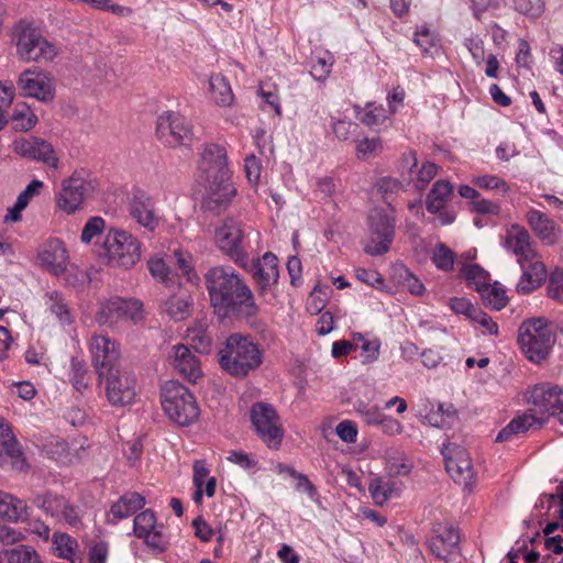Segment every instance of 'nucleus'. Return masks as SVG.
<instances>
[{"label":"nucleus","instance_id":"774afa93","mask_svg":"<svg viewBox=\"0 0 563 563\" xmlns=\"http://www.w3.org/2000/svg\"><path fill=\"white\" fill-rule=\"evenodd\" d=\"M109 556V544L99 541L92 544L88 552V563H107Z\"/></svg>","mask_w":563,"mask_h":563},{"label":"nucleus","instance_id":"603ef678","mask_svg":"<svg viewBox=\"0 0 563 563\" xmlns=\"http://www.w3.org/2000/svg\"><path fill=\"white\" fill-rule=\"evenodd\" d=\"M471 181L481 189L494 191L500 196H505L510 190L507 181L496 175L485 174L473 176Z\"/></svg>","mask_w":563,"mask_h":563},{"label":"nucleus","instance_id":"7ed1b4c3","mask_svg":"<svg viewBox=\"0 0 563 563\" xmlns=\"http://www.w3.org/2000/svg\"><path fill=\"white\" fill-rule=\"evenodd\" d=\"M220 367L231 376L242 378L255 371L263 361L262 351L249 335L231 334L218 351Z\"/></svg>","mask_w":563,"mask_h":563},{"label":"nucleus","instance_id":"6ab92c4d","mask_svg":"<svg viewBox=\"0 0 563 563\" xmlns=\"http://www.w3.org/2000/svg\"><path fill=\"white\" fill-rule=\"evenodd\" d=\"M92 190V184L77 174L65 178L60 183V190L56 196V206L67 214L78 211Z\"/></svg>","mask_w":563,"mask_h":563},{"label":"nucleus","instance_id":"680f3d73","mask_svg":"<svg viewBox=\"0 0 563 563\" xmlns=\"http://www.w3.org/2000/svg\"><path fill=\"white\" fill-rule=\"evenodd\" d=\"M386 119L385 108L375 103H368L361 117V121L368 126L382 124Z\"/></svg>","mask_w":563,"mask_h":563},{"label":"nucleus","instance_id":"e2e57ef3","mask_svg":"<svg viewBox=\"0 0 563 563\" xmlns=\"http://www.w3.org/2000/svg\"><path fill=\"white\" fill-rule=\"evenodd\" d=\"M398 276L404 288L410 291L412 295L421 296L426 291L424 285L421 280L413 275L410 271L402 267L400 268Z\"/></svg>","mask_w":563,"mask_h":563},{"label":"nucleus","instance_id":"412c9836","mask_svg":"<svg viewBox=\"0 0 563 563\" xmlns=\"http://www.w3.org/2000/svg\"><path fill=\"white\" fill-rule=\"evenodd\" d=\"M37 264L54 276H63L69 266V254L59 239H48L38 246Z\"/></svg>","mask_w":563,"mask_h":563},{"label":"nucleus","instance_id":"7c9ffc66","mask_svg":"<svg viewBox=\"0 0 563 563\" xmlns=\"http://www.w3.org/2000/svg\"><path fill=\"white\" fill-rule=\"evenodd\" d=\"M459 531L451 526H444L438 528L435 536L429 541V548L437 558L446 560L459 552Z\"/></svg>","mask_w":563,"mask_h":563},{"label":"nucleus","instance_id":"c85d7f7f","mask_svg":"<svg viewBox=\"0 0 563 563\" xmlns=\"http://www.w3.org/2000/svg\"><path fill=\"white\" fill-rule=\"evenodd\" d=\"M505 247L517 256V263L540 256L531 243L529 232L520 225H511L505 238Z\"/></svg>","mask_w":563,"mask_h":563},{"label":"nucleus","instance_id":"f704fd0d","mask_svg":"<svg viewBox=\"0 0 563 563\" xmlns=\"http://www.w3.org/2000/svg\"><path fill=\"white\" fill-rule=\"evenodd\" d=\"M29 507L23 499L0 489V519L18 523L29 517Z\"/></svg>","mask_w":563,"mask_h":563},{"label":"nucleus","instance_id":"052dcab7","mask_svg":"<svg viewBox=\"0 0 563 563\" xmlns=\"http://www.w3.org/2000/svg\"><path fill=\"white\" fill-rule=\"evenodd\" d=\"M355 410L368 426H378L380 419L385 415L378 406L365 404L363 401L355 404Z\"/></svg>","mask_w":563,"mask_h":563},{"label":"nucleus","instance_id":"de8ad7c7","mask_svg":"<svg viewBox=\"0 0 563 563\" xmlns=\"http://www.w3.org/2000/svg\"><path fill=\"white\" fill-rule=\"evenodd\" d=\"M334 64L333 55L328 51H316L311 60L310 74L316 80H325Z\"/></svg>","mask_w":563,"mask_h":563},{"label":"nucleus","instance_id":"aec40b11","mask_svg":"<svg viewBox=\"0 0 563 563\" xmlns=\"http://www.w3.org/2000/svg\"><path fill=\"white\" fill-rule=\"evenodd\" d=\"M527 400L540 412L549 413L563 424V389L551 384H538L527 393Z\"/></svg>","mask_w":563,"mask_h":563},{"label":"nucleus","instance_id":"09e8293b","mask_svg":"<svg viewBox=\"0 0 563 563\" xmlns=\"http://www.w3.org/2000/svg\"><path fill=\"white\" fill-rule=\"evenodd\" d=\"M0 563H41L35 550L26 545L0 552Z\"/></svg>","mask_w":563,"mask_h":563},{"label":"nucleus","instance_id":"c9c22d12","mask_svg":"<svg viewBox=\"0 0 563 563\" xmlns=\"http://www.w3.org/2000/svg\"><path fill=\"white\" fill-rule=\"evenodd\" d=\"M192 482L195 485L194 500L196 504H201L203 495L211 498L216 494L217 481L210 476V471L205 461H195L194 463Z\"/></svg>","mask_w":563,"mask_h":563},{"label":"nucleus","instance_id":"a878e982","mask_svg":"<svg viewBox=\"0 0 563 563\" xmlns=\"http://www.w3.org/2000/svg\"><path fill=\"white\" fill-rule=\"evenodd\" d=\"M25 465L22 451L4 419L0 417V466L21 471Z\"/></svg>","mask_w":563,"mask_h":563},{"label":"nucleus","instance_id":"b1692460","mask_svg":"<svg viewBox=\"0 0 563 563\" xmlns=\"http://www.w3.org/2000/svg\"><path fill=\"white\" fill-rule=\"evenodd\" d=\"M452 194V184L440 179L433 184L426 199L427 210L432 214H438L439 221L443 225L451 224L455 220V213L445 209Z\"/></svg>","mask_w":563,"mask_h":563},{"label":"nucleus","instance_id":"2eb2a0df","mask_svg":"<svg viewBox=\"0 0 563 563\" xmlns=\"http://www.w3.org/2000/svg\"><path fill=\"white\" fill-rule=\"evenodd\" d=\"M99 382L104 386L106 397L111 406L125 407L134 402L136 383L129 373L117 368L99 377Z\"/></svg>","mask_w":563,"mask_h":563},{"label":"nucleus","instance_id":"a211bd4d","mask_svg":"<svg viewBox=\"0 0 563 563\" xmlns=\"http://www.w3.org/2000/svg\"><path fill=\"white\" fill-rule=\"evenodd\" d=\"M442 453L445 460V468L452 479L459 485L471 489L476 476L468 452L459 445L448 444L443 448Z\"/></svg>","mask_w":563,"mask_h":563},{"label":"nucleus","instance_id":"a19ab883","mask_svg":"<svg viewBox=\"0 0 563 563\" xmlns=\"http://www.w3.org/2000/svg\"><path fill=\"white\" fill-rule=\"evenodd\" d=\"M53 550L56 556L67 560L70 563H81V559L76 555L78 542L75 538L65 532H55L52 537Z\"/></svg>","mask_w":563,"mask_h":563},{"label":"nucleus","instance_id":"8fccbe9b","mask_svg":"<svg viewBox=\"0 0 563 563\" xmlns=\"http://www.w3.org/2000/svg\"><path fill=\"white\" fill-rule=\"evenodd\" d=\"M12 124L18 131H29L37 122V117L26 102H18L12 112Z\"/></svg>","mask_w":563,"mask_h":563},{"label":"nucleus","instance_id":"4d7b16f0","mask_svg":"<svg viewBox=\"0 0 563 563\" xmlns=\"http://www.w3.org/2000/svg\"><path fill=\"white\" fill-rule=\"evenodd\" d=\"M106 230V221L101 217H91L85 223L81 234L80 241L81 243L88 245L96 238L100 236Z\"/></svg>","mask_w":563,"mask_h":563},{"label":"nucleus","instance_id":"bf43d9fd","mask_svg":"<svg viewBox=\"0 0 563 563\" xmlns=\"http://www.w3.org/2000/svg\"><path fill=\"white\" fill-rule=\"evenodd\" d=\"M87 373L85 362L73 357L70 362V380L73 386L80 393L88 387Z\"/></svg>","mask_w":563,"mask_h":563},{"label":"nucleus","instance_id":"5fc2aeb1","mask_svg":"<svg viewBox=\"0 0 563 563\" xmlns=\"http://www.w3.org/2000/svg\"><path fill=\"white\" fill-rule=\"evenodd\" d=\"M453 411L452 406L446 404H437L432 406L431 410L426 415V421L437 428H445L450 424Z\"/></svg>","mask_w":563,"mask_h":563},{"label":"nucleus","instance_id":"393cba45","mask_svg":"<svg viewBox=\"0 0 563 563\" xmlns=\"http://www.w3.org/2000/svg\"><path fill=\"white\" fill-rule=\"evenodd\" d=\"M174 369L189 383L196 384L203 375L199 358L185 344H176L170 351Z\"/></svg>","mask_w":563,"mask_h":563},{"label":"nucleus","instance_id":"bb28decb","mask_svg":"<svg viewBox=\"0 0 563 563\" xmlns=\"http://www.w3.org/2000/svg\"><path fill=\"white\" fill-rule=\"evenodd\" d=\"M129 213L137 224L148 232H154L159 224V217L155 211L152 198L142 191H136L133 195L129 205Z\"/></svg>","mask_w":563,"mask_h":563},{"label":"nucleus","instance_id":"0eeeda50","mask_svg":"<svg viewBox=\"0 0 563 563\" xmlns=\"http://www.w3.org/2000/svg\"><path fill=\"white\" fill-rule=\"evenodd\" d=\"M161 402L167 417L178 426H190L200 416L195 396L178 382L169 380L165 383L161 393Z\"/></svg>","mask_w":563,"mask_h":563},{"label":"nucleus","instance_id":"473e14b6","mask_svg":"<svg viewBox=\"0 0 563 563\" xmlns=\"http://www.w3.org/2000/svg\"><path fill=\"white\" fill-rule=\"evenodd\" d=\"M44 188V183L33 179L23 191H21L13 206L7 209L3 217L4 223H16L22 221V212L27 208L31 201L38 197Z\"/></svg>","mask_w":563,"mask_h":563},{"label":"nucleus","instance_id":"3c124183","mask_svg":"<svg viewBox=\"0 0 563 563\" xmlns=\"http://www.w3.org/2000/svg\"><path fill=\"white\" fill-rule=\"evenodd\" d=\"M485 305L492 307L495 310H500L508 303V297L506 290L498 284L490 282L478 291Z\"/></svg>","mask_w":563,"mask_h":563},{"label":"nucleus","instance_id":"864d4df0","mask_svg":"<svg viewBox=\"0 0 563 563\" xmlns=\"http://www.w3.org/2000/svg\"><path fill=\"white\" fill-rule=\"evenodd\" d=\"M384 151V144L379 136L364 137L356 143V156L362 161L376 157Z\"/></svg>","mask_w":563,"mask_h":563},{"label":"nucleus","instance_id":"2f4dec72","mask_svg":"<svg viewBox=\"0 0 563 563\" xmlns=\"http://www.w3.org/2000/svg\"><path fill=\"white\" fill-rule=\"evenodd\" d=\"M526 220L543 244L553 245L559 241L560 229L545 213L531 209L527 212Z\"/></svg>","mask_w":563,"mask_h":563},{"label":"nucleus","instance_id":"9d476101","mask_svg":"<svg viewBox=\"0 0 563 563\" xmlns=\"http://www.w3.org/2000/svg\"><path fill=\"white\" fill-rule=\"evenodd\" d=\"M394 235V210L389 206L371 210L364 251L369 255L385 254L390 247Z\"/></svg>","mask_w":563,"mask_h":563},{"label":"nucleus","instance_id":"20e7f679","mask_svg":"<svg viewBox=\"0 0 563 563\" xmlns=\"http://www.w3.org/2000/svg\"><path fill=\"white\" fill-rule=\"evenodd\" d=\"M16 57L25 63L49 64L62 53L60 45L46 37L31 23L20 22L13 29Z\"/></svg>","mask_w":563,"mask_h":563},{"label":"nucleus","instance_id":"f8f14e48","mask_svg":"<svg viewBox=\"0 0 563 563\" xmlns=\"http://www.w3.org/2000/svg\"><path fill=\"white\" fill-rule=\"evenodd\" d=\"M34 505L58 523H65L75 529L84 527V508L63 495L52 492L38 494L34 498Z\"/></svg>","mask_w":563,"mask_h":563},{"label":"nucleus","instance_id":"69168bd1","mask_svg":"<svg viewBox=\"0 0 563 563\" xmlns=\"http://www.w3.org/2000/svg\"><path fill=\"white\" fill-rule=\"evenodd\" d=\"M547 289L550 298L563 302V269L556 268L550 274Z\"/></svg>","mask_w":563,"mask_h":563},{"label":"nucleus","instance_id":"6e6552de","mask_svg":"<svg viewBox=\"0 0 563 563\" xmlns=\"http://www.w3.org/2000/svg\"><path fill=\"white\" fill-rule=\"evenodd\" d=\"M554 492L540 496L537 507L547 509L551 520L543 528V547L549 553H563V477Z\"/></svg>","mask_w":563,"mask_h":563},{"label":"nucleus","instance_id":"338daca9","mask_svg":"<svg viewBox=\"0 0 563 563\" xmlns=\"http://www.w3.org/2000/svg\"><path fill=\"white\" fill-rule=\"evenodd\" d=\"M65 283L73 287H84L90 283V276L87 271L77 266H70L64 274Z\"/></svg>","mask_w":563,"mask_h":563},{"label":"nucleus","instance_id":"49530a36","mask_svg":"<svg viewBox=\"0 0 563 563\" xmlns=\"http://www.w3.org/2000/svg\"><path fill=\"white\" fill-rule=\"evenodd\" d=\"M368 490L376 505H384L393 496L398 495V487L391 481L376 477L371 481Z\"/></svg>","mask_w":563,"mask_h":563},{"label":"nucleus","instance_id":"cd10ccee","mask_svg":"<svg viewBox=\"0 0 563 563\" xmlns=\"http://www.w3.org/2000/svg\"><path fill=\"white\" fill-rule=\"evenodd\" d=\"M518 264L522 271L521 277L516 286L518 294L528 295L538 289L547 279L548 271L541 256Z\"/></svg>","mask_w":563,"mask_h":563},{"label":"nucleus","instance_id":"e433bc0d","mask_svg":"<svg viewBox=\"0 0 563 563\" xmlns=\"http://www.w3.org/2000/svg\"><path fill=\"white\" fill-rule=\"evenodd\" d=\"M541 426V420L530 411L515 417L496 437V442H508L520 434Z\"/></svg>","mask_w":563,"mask_h":563},{"label":"nucleus","instance_id":"ddd939ff","mask_svg":"<svg viewBox=\"0 0 563 563\" xmlns=\"http://www.w3.org/2000/svg\"><path fill=\"white\" fill-rule=\"evenodd\" d=\"M251 421L262 441L277 450L283 441L284 431L275 408L266 402H256L251 409Z\"/></svg>","mask_w":563,"mask_h":563},{"label":"nucleus","instance_id":"4be33fe9","mask_svg":"<svg viewBox=\"0 0 563 563\" xmlns=\"http://www.w3.org/2000/svg\"><path fill=\"white\" fill-rule=\"evenodd\" d=\"M133 531L136 538L157 550L164 552L167 549L168 540L164 533V527L157 523L155 515L151 510H144L135 516Z\"/></svg>","mask_w":563,"mask_h":563},{"label":"nucleus","instance_id":"5701e85b","mask_svg":"<svg viewBox=\"0 0 563 563\" xmlns=\"http://www.w3.org/2000/svg\"><path fill=\"white\" fill-rule=\"evenodd\" d=\"M13 152L22 157L41 162L52 168L58 167V157L54 147L40 137L18 139L12 144Z\"/></svg>","mask_w":563,"mask_h":563},{"label":"nucleus","instance_id":"c03bdc74","mask_svg":"<svg viewBox=\"0 0 563 563\" xmlns=\"http://www.w3.org/2000/svg\"><path fill=\"white\" fill-rule=\"evenodd\" d=\"M386 471L391 476L408 475L412 470V463L407 455L395 449L389 448L385 451Z\"/></svg>","mask_w":563,"mask_h":563},{"label":"nucleus","instance_id":"6e6d98bb","mask_svg":"<svg viewBox=\"0 0 563 563\" xmlns=\"http://www.w3.org/2000/svg\"><path fill=\"white\" fill-rule=\"evenodd\" d=\"M432 262L438 269L452 271L455 263V254L443 243H438L432 251Z\"/></svg>","mask_w":563,"mask_h":563},{"label":"nucleus","instance_id":"ea45409f","mask_svg":"<svg viewBox=\"0 0 563 563\" xmlns=\"http://www.w3.org/2000/svg\"><path fill=\"white\" fill-rule=\"evenodd\" d=\"M209 322L207 318L197 320L187 331V340L192 349L200 354H209L212 346V338L208 333Z\"/></svg>","mask_w":563,"mask_h":563},{"label":"nucleus","instance_id":"4468645a","mask_svg":"<svg viewBox=\"0 0 563 563\" xmlns=\"http://www.w3.org/2000/svg\"><path fill=\"white\" fill-rule=\"evenodd\" d=\"M18 89L23 97L33 98L48 103L55 98V80L52 74L40 67L23 70L16 80Z\"/></svg>","mask_w":563,"mask_h":563},{"label":"nucleus","instance_id":"13d9d810","mask_svg":"<svg viewBox=\"0 0 563 563\" xmlns=\"http://www.w3.org/2000/svg\"><path fill=\"white\" fill-rule=\"evenodd\" d=\"M42 450L48 457L56 461H64L67 455V443L55 435H49L46 441L42 443Z\"/></svg>","mask_w":563,"mask_h":563},{"label":"nucleus","instance_id":"f3484780","mask_svg":"<svg viewBox=\"0 0 563 563\" xmlns=\"http://www.w3.org/2000/svg\"><path fill=\"white\" fill-rule=\"evenodd\" d=\"M156 135L164 145L177 147L191 140V129L185 117L166 111L157 118Z\"/></svg>","mask_w":563,"mask_h":563},{"label":"nucleus","instance_id":"c756f323","mask_svg":"<svg viewBox=\"0 0 563 563\" xmlns=\"http://www.w3.org/2000/svg\"><path fill=\"white\" fill-rule=\"evenodd\" d=\"M402 172L407 170L410 180L418 189H423L438 174L439 167L432 162H423L418 167V158L413 151L404 153L401 158Z\"/></svg>","mask_w":563,"mask_h":563},{"label":"nucleus","instance_id":"dca6fc26","mask_svg":"<svg viewBox=\"0 0 563 563\" xmlns=\"http://www.w3.org/2000/svg\"><path fill=\"white\" fill-rule=\"evenodd\" d=\"M88 350L98 377H102L107 372L118 368L121 355L120 347L109 335L101 333L92 334L88 341Z\"/></svg>","mask_w":563,"mask_h":563},{"label":"nucleus","instance_id":"a18cd8bd","mask_svg":"<svg viewBox=\"0 0 563 563\" xmlns=\"http://www.w3.org/2000/svg\"><path fill=\"white\" fill-rule=\"evenodd\" d=\"M460 276L466 280L467 286L473 287L477 292L490 282L489 273L474 263L462 264Z\"/></svg>","mask_w":563,"mask_h":563},{"label":"nucleus","instance_id":"f257e3e1","mask_svg":"<svg viewBox=\"0 0 563 563\" xmlns=\"http://www.w3.org/2000/svg\"><path fill=\"white\" fill-rule=\"evenodd\" d=\"M205 282L211 306L219 316L236 313L251 317L257 312L251 289L232 267H211L205 275Z\"/></svg>","mask_w":563,"mask_h":563},{"label":"nucleus","instance_id":"f03ea898","mask_svg":"<svg viewBox=\"0 0 563 563\" xmlns=\"http://www.w3.org/2000/svg\"><path fill=\"white\" fill-rule=\"evenodd\" d=\"M199 170L203 185L202 207L213 212L225 210L238 194L232 172L228 167L225 150L217 144L206 145L201 152Z\"/></svg>","mask_w":563,"mask_h":563},{"label":"nucleus","instance_id":"72a5a7b5","mask_svg":"<svg viewBox=\"0 0 563 563\" xmlns=\"http://www.w3.org/2000/svg\"><path fill=\"white\" fill-rule=\"evenodd\" d=\"M144 505L145 498L142 495L134 492L126 493L112 504L107 516V521L117 523L119 520L125 519L143 508Z\"/></svg>","mask_w":563,"mask_h":563},{"label":"nucleus","instance_id":"1a4fd4ad","mask_svg":"<svg viewBox=\"0 0 563 563\" xmlns=\"http://www.w3.org/2000/svg\"><path fill=\"white\" fill-rule=\"evenodd\" d=\"M214 244L235 264L247 269L250 257L246 253V230L243 222L228 218L214 229Z\"/></svg>","mask_w":563,"mask_h":563},{"label":"nucleus","instance_id":"423d86ee","mask_svg":"<svg viewBox=\"0 0 563 563\" xmlns=\"http://www.w3.org/2000/svg\"><path fill=\"white\" fill-rule=\"evenodd\" d=\"M555 332L544 318H532L523 321L518 330V343L525 356L533 362L544 361L554 343Z\"/></svg>","mask_w":563,"mask_h":563},{"label":"nucleus","instance_id":"0e129e2a","mask_svg":"<svg viewBox=\"0 0 563 563\" xmlns=\"http://www.w3.org/2000/svg\"><path fill=\"white\" fill-rule=\"evenodd\" d=\"M515 9L530 18H538L543 13L544 3L542 0H514Z\"/></svg>","mask_w":563,"mask_h":563},{"label":"nucleus","instance_id":"79ce46f5","mask_svg":"<svg viewBox=\"0 0 563 563\" xmlns=\"http://www.w3.org/2000/svg\"><path fill=\"white\" fill-rule=\"evenodd\" d=\"M209 88L211 98L221 107H229L234 100V96L228 79L221 74H212L209 78Z\"/></svg>","mask_w":563,"mask_h":563},{"label":"nucleus","instance_id":"4c0bfd02","mask_svg":"<svg viewBox=\"0 0 563 563\" xmlns=\"http://www.w3.org/2000/svg\"><path fill=\"white\" fill-rule=\"evenodd\" d=\"M44 305L59 324L70 325L74 322L73 311L60 291H47L44 296Z\"/></svg>","mask_w":563,"mask_h":563},{"label":"nucleus","instance_id":"37998d69","mask_svg":"<svg viewBox=\"0 0 563 563\" xmlns=\"http://www.w3.org/2000/svg\"><path fill=\"white\" fill-rule=\"evenodd\" d=\"M190 303L188 295L179 290L162 305V311L174 320H184L189 316Z\"/></svg>","mask_w":563,"mask_h":563},{"label":"nucleus","instance_id":"58836bf2","mask_svg":"<svg viewBox=\"0 0 563 563\" xmlns=\"http://www.w3.org/2000/svg\"><path fill=\"white\" fill-rule=\"evenodd\" d=\"M257 283L264 288L275 284L278 279L277 257L273 253H265L256 263L250 261Z\"/></svg>","mask_w":563,"mask_h":563},{"label":"nucleus","instance_id":"9b49d317","mask_svg":"<svg viewBox=\"0 0 563 563\" xmlns=\"http://www.w3.org/2000/svg\"><path fill=\"white\" fill-rule=\"evenodd\" d=\"M144 308L141 300L112 296L99 302L96 321L100 325L117 327L122 321L139 323L144 319Z\"/></svg>","mask_w":563,"mask_h":563},{"label":"nucleus","instance_id":"39448f33","mask_svg":"<svg viewBox=\"0 0 563 563\" xmlns=\"http://www.w3.org/2000/svg\"><path fill=\"white\" fill-rule=\"evenodd\" d=\"M141 246V241L132 233L110 228L97 254L106 265L128 271L140 262Z\"/></svg>","mask_w":563,"mask_h":563}]
</instances>
